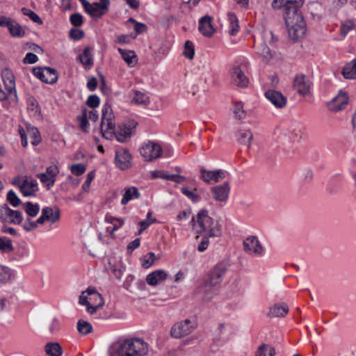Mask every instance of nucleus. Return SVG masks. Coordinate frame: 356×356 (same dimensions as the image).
Wrapping results in <instances>:
<instances>
[{
	"instance_id": "obj_63",
	"label": "nucleus",
	"mask_w": 356,
	"mask_h": 356,
	"mask_svg": "<svg viewBox=\"0 0 356 356\" xmlns=\"http://www.w3.org/2000/svg\"><path fill=\"white\" fill-rule=\"evenodd\" d=\"M23 227L26 232L33 230L37 228L36 222L32 221L30 218H27L23 224Z\"/></svg>"
},
{
	"instance_id": "obj_11",
	"label": "nucleus",
	"mask_w": 356,
	"mask_h": 356,
	"mask_svg": "<svg viewBox=\"0 0 356 356\" xmlns=\"http://www.w3.org/2000/svg\"><path fill=\"white\" fill-rule=\"evenodd\" d=\"M195 326L188 319L175 323L171 328V336L174 338L184 337L194 330Z\"/></svg>"
},
{
	"instance_id": "obj_20",
	"label": "nucleus",
	"mask_w": 356,
	"mask_h": 356,
	"mask_svg": "<svg viewBox=\"0 0 356 356\" xmlns=\"http://www.w3.org/2000/svg\"><path fill=\"white\" fill-rule=\"evenodd\" d=\"M1 27H7L10 34L13 37L22 38L24 35L25 32L20 25L13 19L6 17Z\"/></svg>"
},
{
	"instance_id": "obj_23",
	"label": "nucleus",
	"mask_w": 356,
	"mask_h": 356,
	"mask_svg": "<svg viewBox=\"0 0 356 356\" xmlns=\"http://www.w3.org/2000/svg\"><path fill=\"white\" fill-rule=\"evenodd\" d=\"M113 135L112 139L115 138L118 142L125 143L130 139L131 136V129L127 124L119 125L118 129L115 126L113 128Z\"/></svg>"
},
{
	"instance_id": "obj_31",
	"label": "nucleus",
	"mask_w": 356,
	"mask_h": 356,
	"mask_svg": "<svg viewBox=\"0 0 356 356\" xmlns=\"http://www.w3.org/2000/svg\"><path fill=\"white\" fill-rule=\"evenodd\" d=\"M342 74L346 79H356V58L345 65L342 70Z\"/></svg>"
},
{
	"instance_id": "obj_57",
	"label": "nucleus",
	"mask_w": 356,
	"mask_h": 356,
	"mask_svg": "<svg viewBox=\"0 0 356 356\" xmlns=\"http://www.w3.org/2000/svg\"><path fill=\"white\" fill-rule=\"evenodd\" d=\"M70 38L75 40H79L84 37L83 31L78 29H72L69 33Z\"/></svg>"
},
{
	"instance_id": "obj_52",
	"label": "nucleus",
	"mask_w": 356,
	"mask_h": 356,
	"mask_svg": "<svg viewBox=\"0 0 356 356\" xmlns=\"http://www.w3.org/2000/svg\"><path fill=\"white\" fill-rule=\"evenodd\" d=\"M70 22L74 26L79 27L83 24V17L80 13H73L70 17Z\"/></svg>"
},
{
	"instance_id": "obj_10",
	"label": "nucleus",
	"mask_w": 356,
	"mask_h": 356,
	"mask_svg": "<svg viewBox=\"0 0 356 356\" xmlns=\"http://www.w3.org/2000/svg\"><path fill=\"white\" fill-rule=\"evenodd\" d=\"M0 220L3 222L19 225L22 222L23 217L19 211L13 210L4 204L0 207Z\"/></svg>"
},
{
	"instance_id": "obj_45",
	"label": "nucleus",
	"mask_w": 356,
	"mask_h": 356,
	"mask_svg": "<svg viewBox=\"0 0 356 356\" xmlns=\"http://www.w3.org/2000/svg\"><path fill=\"white\" fill-rule=\"evenodd\" d=\"M243 251L250 256H261L264 254L263 246H243Z\"/></svg>"
},
{
	"instance_id": "obj_34",
	"label": "nucleus",
	"mask_w": 356,
	"mask_h": 356,
	"mask_svg": "<svg viewBox=\"0 0 356 356\" xmlns=\"http://www.w3.org/2000/svg\"><path fill=\"white\" fill-rule=\"evenodd\" d=\"M79 127L84 133L89 132L90 124L88 120V109L86 107L81 108V114L76 117Z\"/></svg>"
},
{
	"instance_id": "obj_64",
	"label": "nucleus",
	"mask_w": 356,
	"mask_h": 356,
	"mask_svg": "<svg viewBox=\"0 0 356 356\" xmlns=\"http://www.w3.org/2000/svg\"><path fill=\"white\" fill-rule=\"evenodd\" d=\"M115 42L122 44H127L130 42V36L129 35L125 34L119 35L116 38Z\"/></svg>"
},
{
	"instance_id": "obj_54",
	"label": "nucleus",
	"mask_w": 356,
	"mask_h": 356,
	"mask_svg": "<svg viewBox=\"0 0 356 356\" xmlns=\"http://www.w3.org/2000/svg\"><path fill=\"white\" fill-rule=\"evenodd\" d=\"M234 113L236 118L239 120L245 117V113L243 110V106L241 103H236L234 104Z\"/></svg>"
},
{
	"instance_id": "obj_22",
	"label": "nucleus",
	"mask_w": 356,
	"mask_h": 356,
	"mask_svg": "<svg viewBox=\"0 0 356 356\" xmlns=\"http://www.w3.org/2000/svg\"><path fill=\"white\" fill-rule=\"evenodd\" d=\"M231 76L232 81L237 86L241 88H245L248 86L249 79L239 66L232 68L231 71Z\"/></svg>"
},
{
	"instance_id": "obj_5",
	"label": "nucleus",
	"mask_w": 356,
	"mask_h": 356,
	"mask_svg": "<svg viewBox=\"0 0 356 356\" xmlns=\"http://www.w3.org/2000/svg\"><path fill=\"white\" fill-rule=\"evenodd\" d=\"M84 11L92 18H101L108 11L109 0H99V2L90 3L88 0H79Z\"/></svg>"
},
{
	"instance_id": "obj_36",
	"label": "nucleus",
	"mask_w": 356,
	"mask_h": 356,
	"mask_svg": "<svg viewBox=\"0 0 356 356\" xmlns=\"http://www.w3.org/2000/svg\"><path fill=\"white\" fill-rule=\"evenodd\" d=\"M236 136L237 140L240 143L246 145L248 147L250 146V142L253 137L251 131L248 129L239 130Z\"/></svg>"
},
{
	"instance_id": "obj_30",
	"label": "nucleus",
	"mask_w": 356,
	"mask_h": 356,
	"mask_svg": "<svg viewBox=\"0 0 356 356\" xmlns=\"http://www.w3.org/2000/svg\"><path fill=\"white\" fill-rule=\"evenodd\" d=\"M118 51L121 54L123 60L129 67H134L136 64V55L134 51L126 50L122 48H118Z\"/></svg>"
},
{
	"instance_id": "obj_14",
	"label": "nucleus",
	"mask_w": 356,
	"mask_h": 356,
	"mask_svg": "<svg viewBox=\"0 0 356 356\" xmlns=\"http://www.w3.org/2000/svg\"><path fill=\"white\" fill-rule=\"evenodd\" d=\"M213 198L218 202H225L229 197L230 186L229 182L213 186L211 188Z\"/></svg>"
},
{
	"instance_id": "obj_50",
	"label": "nucleus",
	"mask_w": 356,
	"mask_h": 356,
	"mask_svg": "<svg viewBox=\"0 0 356 356\" xmlns=\"http://www.w3.org/2000/svg\"><path fill=\"white\" fill-rule=\"evenodd\" d=\"M62 328V323L59 318H54L49 325V331L51 334H57Z\"/></svg>"
},
{
	"instance_id": "obj_1",
	"label": "nucleus",
	"mask_w": 356,
	"mask_h": 356,
	"mask_svg": "<svg viewBox=\"0 0 356 356\" xmlns=\"http://www.w3.org/2000/svg\"><path fill=\"white\" fill-rule=\"evenodd\" d=\"M304 0H274L272 7L274 9L283 8L285 24L290 37L297 40L306 33V23L300 8Z\"/></svg>"
},
{
	"instance_id": "obj_9",
	"label": "nucleus",
	"mask_w": 356,
	"mask_h": 356,
	"mask_svg": "<svg viewBox=\"0 0 356 356\" xmlns=\"http://www.w3.org/2000/svg\"><path fill=\"white\" fill-rule=\"evenodd\" d=\"M132 156L126 148H118L115 152L114 163L121 170H126L131 167Z\"/></svg>"
},
{
	"instance_id": "obj_17",
	"label": "nucleus",
	"mask_w": 356,
	"mask_h": 356,
	"mask_svg": "<svg viewBox=\"0 0 356 356\" xmlns=\"http://www.w3.org/2000/svg\"><path fill=\"white\" fill-rule=\"evenodd\" d=\"M227 270V265L225 263L217 264L212 270L209 275V282L211 286H216L219 284Z\"/></svg>"
},
{
	"instance_id": "obj_38",
	"label": "nucleus",
	"mask_w": 356,
	"mask_h": 356,
	"mask_svg": "<svg viewBox=\"0 0 356 356\" xmlns=\"http://www.w3.org/2000/svg\"><path fill=\"white\" fill-rule=\"evenodd\" d=\"M36 177L48 191L54 186L56 181V179L51 178L44 173H38L36 175Z\"/></svg>"
},
{
	"instance_id": "obj_28",
	"label": "nucleus",
	"mask_w": 356,
	"mask_h": 356,
	"mask_svg": "<svg viewBox=\"0 0 356 356\" xmlns=\"http://www.w3.org/2000/svg\"><path fill=\"white\" fill-rule=\"evenodd\" d=\"M42 212L43 213L44 212L46 213L47 221H49L52 224L58 222L60 220V211L57 207H45L42 208Z\"/></svg>"
},
{
	"instance_id": "obj_25",
	"label": "nucleus",
	"mask_w": 356,
	"mask_h": 356,
	"mask_svg": "<svg viewBox=\"0 0 356 356\" xmlns=\"http://www.w3.org/2000/svg\"><path fill=\"white\" fill-rule=\"evenodd\" d=\"M168 277L167 273L163 270H156L149 273L146 277L147 283L150 286H156Z\"/></svg>"
},
{
	"instance_id": "obj_51",
	"label": "nucleus",
	"mask_w": 356,
	"mask_h": 356,
	"mask_svg": "<svg viewBox=\"0 0 356 356\" xmlns=\"http://www.w3.org/2000/svg\"><path fill=\"white\" fill-rule=\"evenodd\" d=\"M7 200L14 207H17L21 204V200L13 190L8 192Z\"/></svg>"
},
{
	"instance_id": "obj_18",
	"label": "nucleus",
	"mask_w": 356,
	"mask_h": 356,
	"mask_svg": "<svg viewBox=\"0 0 356 356\" xmlns=\"http://www.w3.org/2000/svg\"><path fill=\"white\" fill-rule=\"evenodd\" d=\"M264 95L276 108H282L287 103V99L280 92L275 90H268Z\"/></svg>"
},
{
	"instance_id": "obj_4",
	"label": "nucleus",
	"mask_w": 356,
	"mask_h": 356,
	"mask_svg": "<svg viewBox=\"0 0 356 356\" xmlns=\"http://www.w3.org/2000/svg\"><path fill=\"white\" fill-rule=\"evenodd\" d=\"M101 133L107 140H112L115 127V116L111 105L106 103L102 109Z\"/></svg>"
},
{
	"instance_id": "obj_26",
	"label": "nucleus",
	"mask_w": 356,
	"mask_h": 356,
	"mask_svg": "<svg viewBox=\"0 0 356 356\" xmlns=\"http://www.w3.org/2000/svg\"><path fill=\"white\" fill-rule=\"evenodd\" d=\"M104 220L106 223H109L113 225L112 227H107V231L111 234H113L124 224L123 218L114 217L108 213L106 214Z\"/></svg>"
},
{
	"instance_id": "obj_15",
	"label": "nucleus",
	"mask_w": 356,
	"mask_h": 356,
	"mask_svg": "<svg viewBox=\"0 0 356 356\" xmlns=\"http://www.w3.org/2000/svg\"><path fill=\"white\" fill-rule=\"evenodd\" d=\"M349 102V97L346 92H340L332 101L327 104L328 109L333 112H338L345 108Z\"/></svg>"
},
{
	"instance_id": "obj_41",
	"label": "nucleus",
	"mask_w": 356,
	"mask_h": 356,
	"mask_svg": "<svg viewBox=\"0 0 356 356\" xmlns=\"http://www.w3.org/2000/svg\"><path fill=\"white\" fill-rule=\"evenodd\" d=\"M77 330L80 334L86 335L92 332V326L89 322L80 319L77 322Z\"/></svg>"
},
{
	"instance_id": "obj_56",
	"label": "nucleus",
	"mask_w": 356,
	"mask_h": 356,
	"mask_svg": "<svg viewBox=\"0 0 356 356\" xmlns=\"http://www.w3.org/2000/svg\"><path fill=\"white\" fill-rule=\"evenodd\" d=\"M155 254L153 252L148 253L146 256L144 257L142 261V265L144 268H147L152 266L154 259Z\"/></svg>"
},
{
	"instance_id": "obj_8",
	"label": "nucleus",
	"mask_w": 356,
	"mask_h": 356,
	"mask_svg": "<svg viewBox=\"0 0 356 356\" xmlns=\"http://www.w3.org/2000/svg\"><path fill=\"white\" fill-rule=\"evenodd\" d=\"M33 74L41 81L49 84L55 83L58 78L57 71L50 67H34L33 69Z\"/></svg>"
},
{
	"instance_id": "obj_48",
	"label": "nucleus",
	"mask_w": 356,
	"mask_h": 356,
	"mask_svg": "<svg viewBox=\"0 0 356 356\" xmlns=\"http://www.w3.org/2000/svg\"><path fill=\"white\" fill-rule=\"evenodd\" d=\"M181 192L183 195L187 197L189 200H191L193 202H197L200 200V196L194 193L193 191L188 190L186 186H182L181 188Z\"/></svg>"
},
{
	"instance_id": "obj_3",
	"label": "nucleus",
	"mask_w": 356,
	"mask_h": 356,
	"mask_svg": "<svg viewBox=\"0 0 356 356\" xmlns=\"http://www.w3.org/2000/svg\"><path fill=\"white\" fill-rule=\"evenodd\" d=\"M148 353L147 343L140 338L134 337L120 341L111 356H147Z\"/></svg>"
},
{
	"instance_id": "obj_58",
	"label": "nucleus",
	"mask_w": 356,
	"mask_h": 356,
	"mask_svg": "<svg viewBox=\"0 0 356 356\" xmlns=\"http://www.w3.org/2000/svg\"><path fill=\"white\" fill-rule=\"evenodd\" d=\"M95 175V173L94 171H91L88 174L87 178L82 185V188L83 191H89L90 184H91L92 181L94 179Z\"/></svg>"
},
{
	"instance_id": "obj_44",
	"label": "nucleus",
	"mask_w": 356,
	"mask_h": 356,
	"mask_svg": "<svg viewBox=\"0 0 356 356\" xmlns=\"http://www.w3.org/2000/svg\"><path fill=\"white\" fill-rule=\"evenodd\" d=\"M355 28V24L353 20L348 19L341 22L340 27V33L343 37H345L348 33Z\"/></svg>"
},
{
	"instance_id": "obj_35",
	"label": "nucleus",
	"mask_w": 356,
	"mask_h": 356,
	"mask_svg": "<svg viewBox=\"0 0 356 356\" xmlns=\"http://www.w3.org/2000/svg\"><path fill=\"white\" fill-rule=\"evenodd\" d=\"M227 17L229 22L228 32L230 35H235L240 30L238 18L233 13H229Z\"/></svg>"
},
{
	"instance_id": "obj_33",
	"label": "nucleus",
	"mask_w": 356,
	"mask_h": 356,
	"mask_svg": "<svg viewBox=\"0 0 356 356\" xmlns=\"http://www.w3.org/2000/svg\"><path fill=\"white\" fill-rule=\"evenodd\" d=\"M254 47L256 49L257 54L261 56L265 60H269L273 57L271 50L266 43L254 42Z\"/></svg>"
},
{
	"instance_id": "obj_16",
	"label": "nucleus",
	"mask_w": 356,
	"mask_h": 356,
	"mask_svg": "<svg viewBox=\"0 0 356 356\" xmlns=\"http://www.w3.org/2000/svg\"><path fill=\"white\" fill-rule=\"evenodd\" d=\"M225 177V172L222 170H207L205 169L200 170V179L205 183L210 184L211 182H219Z\"/></svg>"
},
{
	"instance_id": "obj_12",
	"label": "nucleus",
	"mask_w": 356,
	"mask_h": 356,
	"mask_svg": "<svg viewBox=\"0 0 356 356\" xmlns=\"http://www.w3.org/2000/svg\"><path fill=\"white\" fill-rule=\"evenodd\" d=\"M293 86L299 95L305 97L310 92L311 82L305 75L298 74L294 78Z\"/></svg>"
},
{
	"instance_id": "obj_43",
	"label": "nucleus",
	"mask_w": 356,
	"mask_h": 356,
	"mask_svg": "<svg viewBox=\"0 0 356 356\" xmlns=\"http://www.w3.org/2000/svg\"><path fill=\"white\" fill-rule=\"evenodd\" d=\"M24 210L26 213L31 217H35L38 215L40 211V207L38 204H33L31 202H27L24 204Z\"/></svg>"
},
{
	"instance_id": "obj_27",
	"label": "nucleus",
	"mask_w": 356,
	"mask_h": 356,
	"mask_svg": "<svg viewBox=\"0 0 356 356\" xmlns=\"http://www.w3.org/2000/svg\"><path fill=\"white\" fill-rule=\"evenodd\" d=\"M289 312V307L285 303L275 304L270 308L268 316L269 318L284 317Z\"/></svg>"
},
{
	"instance_id": "obj_39",
	"label": "nucleus",
	"mask_w": 356,
	"mask_h": 356,
	"mask_svg": "<svg viewBox=\"0 0 356 356\" xmlns=\"http://www.w3.org/2000/svg\"><path fill=\"white\" fill-rule=\"evenodd\" d=\"M156 221V219L152 217V213L151 211H149L147 214L146 219L141 220L138 222L139 229L138 234H141L143 231L147 229L149 225L153 224Z\"/></svg>"
},
{
	"instance_id": "obj_61",
	"label": "nucleus",
	"mask_w": 356,
	"mask_h": 356,
	"mask_svg": "<svg viewBox=\"0 0 356 356\" xmlns=\"http://www.w3.org/2000/svg\"><path fill=\"white\" fill-rule=\"evenodd\" d=\"M91 248L88 250V252L92 257H99L105 254V252L100 249L99 246H91Z\"/></svg>"
},
{
	"instance_id": "obj_55",
	"label": "nucleus",
	"mask_w": 356,
	"mask_h": 356,
	"mask_svg": "<svg viewBox=\"0 0 356 356\" xmlns=\"http://www.w3.org/2000/svg\"><path fill=\"white\" fill-rule=\"evenodd\" d=\"M99 102H100V100L97 95H91L88 97L87 101H86V104L90 108H95L99 106Z\"/></svg>"
},
{
	"instance_id": "obj_42",
	"label": "nucleus",
	"mask_w": 356,
	"mask_h": 356,
	"mask_svg": "<svg viewBox=\"0 0 356 356\" xmlns=\"http://www.w3.org/2000/svg\"><path fill=\"white\" fill-rule=\"evenodd\" d=\"M127 23H131L134 25V31L136 35H140L147 31V26L145 24L137 22L133 17H130Z\"/></svg>"
},
{
	"instance_id": "obj_2",
	"label": "nucleus",
	"mask_w": 356,
	"mask_h": 356,
	"mask_svg": "<svg viewBox=\"0 0 356 356\" xmlns=\"http://www.w3.org/2000/svg\"><path fill=\"white\" fill-rule=\"evenodd\" d=\"M191 223L197 233L202 236L199 245H209L217 242L222 234L221 226L219 222L209 216L207 210L200 211L196 217H193Z\"/></svg>"
},
{
	"instance_id": "obj_6",
	"label": "nucleus",
	"mask_w": 356,
	"mask_h": 356,
	"mask_svg": "<svg viewBox=\"0 0 356 356\" xmlns=\"http://www.w3.org/2000/svg\"><path fill=\"white\" fill-rule=\"evenodd\" d=\"M12 184L18 187L20 192L25 197L35 196L38 191V184L35 179H28L26 177L23 179L20 176L15 177L12 180Z\"/></svg>"
},
{
	"instance_id": "obj_37",
	"label": "nucleus",
	"mask_w": 356,
	"mask_h": 356,
	"mask_svg": "<svg viewBox=\"0 0 356 356\" xmlns=\"http://www.w3.org/2000/svg\"><path fill=\"white\" fill-rule=\"evenodd\" d=\"M275 350L271 346L262 343L256 351L255 356H275Z\"/></svg>"
},
{
	"instance_id": "obj_59",
	"label": "nucleus",
	"mask_w": 356,
	"mask_h": 356,
	"mask_svg": "<svg viewBox=\"0 0 356 356\" xmlns=\"http://www.w3.org/2000/svg\"><path fill=\"white\" fill-rule=\"evenodd\" d=\"M44 173L48 175V176H50L51 178L56 179L59 173V168L56 165H51L46 168V172Z\"/></svg>"
},
{
	"instance_id": "obj_7",
	"label": "nucleus",
	"mask_w": 356,
	"mask_h": 356,
	"mask_svg": "<svg viewBox=\"0 0 356 356\" xmlns=\"http://www.w3.org/2000/svg\"><path fill=\"white\" fill-rule=\"evenodd\" d=\"M163 149L161 146L155 142L148 141L140 148L141 156L147 161H152L161 156Z\"/></svg>"
},
{
	"instance_id": "obj_21",
	"label": "nucleus",
	"mask_w": 356,
	"mask_h": 356,
	"mask_svg": "<svg viewBox=\"0 0 356 356\" xmlns=\"http://www.w3.org/2000/svg\"><path fill=\"white\" fill-rule=\"evenodd\" d=\"M0 252L8 254L12 259H17L26 254L24 246H0Z\"/></svg>"
},
{
	"instance_id": "obj_29",
	"label": "nucleus",
	"mask_w": 356,
	"mask_h": 356,
	"mask_svg": "<svg viewBox=\"0 0 356 356\" xmlns=\"http://www.w3.org/2000/svg\"><path fill=\"white\" fill-rule=\"evenodd\" d=\"M124 191V193L121 200V204L122 205L127 204L134 199H138L140 196L138 189L135 186L126 187Z\"/></svg>"
},
{
	"instance_id": "obj_13",
	"label": "nucleus",
	"mask_w": 356,
	"mask_h": 356,
	"mask_svg": "<svg viewBox=\"0 0 356 356\" xmlns=\"http://www.w3.org/2000/svg\"><path fill=\"white\" fill-rule=\"evenodd\" d=\"M86 292L90 296V301L94 302L92 304L91 303V306L87 308V312L90 314H93L104 305V298L95 288L89 287Z\"/></svg>"
},
{
	"instance_id": "obj_19",
	"label": "nucleus",
	"mask_w": 356,
	"mask_h": 356,
	"mask_svg": "<svg viewBox=\"0 0 356 356\" xmlns=\"http://www.w3.org/2000/svg\"><path fill=\"white\" fill-rule=\"evenodd\" d=\"M213 17L209 15H205L199 19V31L205 37L210 38L216 32L212 24Z\"/></svg>"
},
{
	"instance_id": "obj_62",
	"label": "nucleus",
	"mask_w": 356,
	"mask_h": 356,
	"mask_svg": "<svg viewBox=\"0 0 356 356\" xmlns=\"http://www.w3.org/2000/svg\"><path fill=\"white\" fill-rule=\"evenodd\" d=\"M147 97L144 93L140 91H136L133 101L138 104H144L147 102Z\"/></svg>"
},
{
	"instance_id": "obj_47",
	"label": "nucleus",
	"mask_w": 356,
	"mask_h": 356,
	"mask_svg": "<svg viewBox=\"0 0 356 356\" xmlns=\"http://www.w3.org/2000/svg\"><path fill=\"white\" fill-rule=\"evenodd\" d=\"M184 56L188 59H193L195 54V48L193 43L190 40H186L184 44L183 52Z\"/></svg>"
},
{
	"instance_id": "obj_40",
	"label": "nucleus",
	"mask_w": 356,
	"mask_h": 356,
	"mask_svg": "<svg viewBox=\"0 0 356 356\" xmlns=\"http://www.w3.org/2000/svg\"><path fill=\"white\" fill-rule=\"evenodd\" d=\"M154 177H161L165 180H169L174 181L175 183H181L186 180V177L182 175H177V174H165V173H161V175H153Z\"/></svg>"
},
{
	"instance_id": "obj_53",
	"label": "nucleus",
	"mask_w": 356,
	"mask_h": 356,
	"mask_svg": "<svg viewBox=\"0 0 356 356\" xmlns=\"http://www.w3.org/2000/svg\"><path fill=\"white\" fill-rule=\"evenodd\" d=\"M70 170L73 175L80 176L86 172V168L85 165L82 163H76L71 166Z\"/></svg>"
},
{
	"instance_id": "obj_46",
	"label": "nucleus",
	"mask_w": 356,
	"mask_h": 356,
	"mask_svg": "<svg viewBox=\"0 0 356 356\" xmlns=\"http://www.w3.org/2000/svg\"><path fill=\"white\" fill-rule=\"evenodd\" d=\"M11 277V270L8 267L0 264V283L8 282Z\"/></svg>"
},
{
	"instance_id": "obj_49",
	"label": "nucleus",
	"mask_w": 356,
	"mask_h": 356,
	"mask_svg": "<svg viewBox=\"0 0 356 356\" xmlns=\"http://www.w3.org/2000/svg\"><path fill=\"white\" fill-rule=\"evenodd\" d=\"M22 13L23 15L28 16L33 22L38 23V24H42V20L34 11L26 8H22Z\"/></svg>"
},
{
	"instance_id": "obj_60",
	"label": "nucleus",
	"mask_w": 356,
	"mask_h": 356,
	"mask_svg": "<svg viewBox=\"0 0 356 356\" xmlns=\"http://www.w3.org/2000/svg\"><path fill=\"white\" fill-rule=\"evenodd\" d=\"M38 60V58L37 55L32 52L27 53L25 57L23 58V63L26 64H33L35 63Z\"/></svg>"
},
{
	"instance_id": "obj_32",
	"label": "nucleus",
	"mask_w": 356,
	"mask_h": 356,
	"mask_svg": "<svg viewBox=\"0 0 356 356\" xmlns=\"http://www.w3.org/2000/svg\"><path fill=\"white\" fill-rule=\"evenodd\" d=\"M44 350L48 356H61L63 348L58 342H48L44 347Z\"/></svg>"
},
{
	"instance_id": "obj_24",
	"label": "nucleus",
	"mask_w": 356,
	"mask_h": 356,
	"mask_svg": "<svg viewBox=\"0 0 356 356\" xmlns=\"http://www.w3.org/2000/svg\"><path fill=\"white\" fill-rule=\"evenodd\" d=\"M92 49L90 47H86L83 52L79 55L77 60L80 62L86 70H90L94 65Z\"/></svg>"
}]
</instances>
